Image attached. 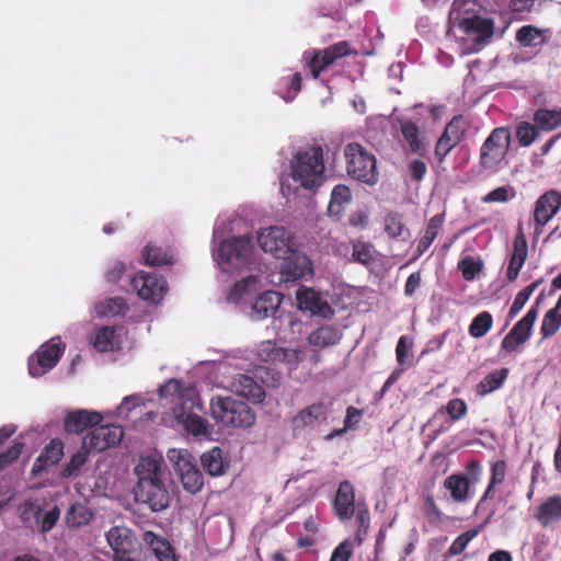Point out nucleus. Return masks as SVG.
Masks as SVG:
<instances>
[{"label":"nucleus","mask_w":561,"mask_h":561,"mask_svg":"<svg viewBox=\"0 0 561 561\" xmlns=\"http://www.w3.org/2000/svg\"><path fill=\"white\" fill-rule=\"evenodd\" d=\"M158 392L161 400L172 404L173 427H179L183 433L197 438L210 436L211 425L196 413L203 410V402L193 383L170 379L160 386Z\"/></svg>","instance_id":"nucleus-1"},{"label":"nucleus","mask_w":561,"mask_h":561,"mask_svg":"<svg viewBox=\"0 0 561 561\" xmlns=\"http://www.w3.org/2000/svg\"><path fill=\"white\" fill-rule=\"evenodd\" d=\"M463 0H455L449 12L448 34L459 43L461 55L479 51L493 35L491 19L477 14Z\"/></svg>","instance_id":"nucleus-2"},{"label":"nucleus","mask_w":561,"mask_h":561,"mask_svg":"<svg viewBox=\"0 0 561 561\" xmlns=\"http://www.w3.org/2000/svg\"><path fill=\"white\" fill-rule=\"evenodd\" d=\"M135 473L138 478L136 500L147 504L153 512L165 510L171 502V491L161 457H141Z\"/></svg>","instance_id":"nucleus-3"},{"label":"nucleus","mask_w":561,"mask_h":561,"mask_svg":"<svg viewBox=\"0 0 561 561\" xmlns=\"http://www.w3.org/2000/svg\"><path fill=\"white\" fill-rule=\"evenodd\" d=\"M322 149L312 147L298 152L290 162V173L282 180L283 195L290 201L298 188L311 191L322 182L323 175Z\"/></svg>","instance_id":"nucleus-4"},{"label":"nucleus","mask_w":561,"mask_h":561,"mask_svg":"<svg viewBox=\"0 0 561 561\" xmlns=\"http://www.w3.org/2000/svg\"><path fill=\"white\" fill-rule=\"evenodd\" d=\"M254 245L250 237H234L219 242L214 259L224 273H237L248 267L253 260Z\"/></svg>","instance_id":"nucleus-5"},{"label":"nucleus","mask_w":561,"mask_h":561,"mask_svg":"<svg viewBox=\"0 0 561 561\" xmlns=\"http://www.w3.org/2000/svg\"><path fill=\"white\" fill-rule=\"evenodd\" d=\"M210 415L225 427H250L255 423V413L244 402L232 397L215 396L210 400Z\"/></svg>","instance_id":"nucleus-6"},{"label":"nucleus","mask_w":561,"mask_h":561,"mask_svg":"<svg viewBox=\"0 0 561 561\" xmlns=\"http://www.w3.org/2000/svg\"><path fill=\"white\" fill-rule=\"evenodd\" d=\"M346 170L354 179L368 185L378 182L377 160L358 144H350L345 148Z\"/></svg>","instance_id":"nucleus-7"},{"label":"nucleus","mask_w":561,"mask_h":561,"mask_svg":"<svg viewBox=\"0 0 561 561\" xmlns=\"http://www.w3.org/2000/svg\"><path fill=\"white\" fill-rule=\"evenodd\" d=\"M260 248L275 259L287 257L298 245L294 234L284 227L272 226L257 232Z\"/></svg>","instance_id":"nucleus-8"},{"label":"nucleus","mask_w":561,"mask_h":561,"mask_svg":"<svg viewBox=\"0 0 561 561\" xmlns=\"http://www.w3.org/2000/svg\"><path fill=\"white\" fill-rule=\"evenodd\" d=\"M510 144V130L505 127L495 128L481 147L482 165L490 170H497L506 157Z\"/></svg>","instance_id":"nucleus-9"},{"label":"nucleus","mask_w":561,"mask_h":561,"mask_svg":"<svg viewBox=\"0 0 561 561\" xmlns=\"http://www.w3.org/2000/svg\"><path fill=\"white\" fill-rule=\"evenodd\" d=\"M561 209V194L550 190L542 194L534 205L533 216L529 219V227L533 229V241L536 242L543 232L545 226Z\"/></svg>","instance_id":"nucleus-10"},{"label":"nucleus","mask_w":561,"mask_h":561,"mask_svg":"<svg viewBox=\"0 0 561 561\" xmlns=\"http://www.w3.org/2000/svg\"><path fill=\"white\" fill-rule=\"evenodd\" d=\"M255 355L260 362L284 365L287 369L293 370L306 357V352L305 348L279 347L267 340L256 345Z\"/></svg>","instance_id":"nucleus-11"},{"label":"nucleus","mask_w":561,"mask_h":561,"mask_svg":"<svg viewBox=\"0 0 561 561\" xmlns=\"http://www.w3.org/2000/svg\"><path fill=\"white\" fill-rule=\"evenodd\" d=\"M65 345L59 337H54L43 344L28 358V373L32 377H41L49 371L59 362Z\"/></svg>","instance_id":"nucleus-12"},{"label":"nucleus","mask_w":561,"mask_h":561,"mask_svg":"<svg viewBox=\"0 0 561 561\" xmlns=\"http://www.w3.org/2000/svg\"><path fill=\"white\" fill-rule=\"evenodd\" d=\"M123 436V430L118 425H95L83 436V449H88L90 453H101L118 445Z\"/></svg>","instance_id":"nucleus-13"},{"label":"nucleus","mask_w":561,"mask_h":561,"mask_svg":"<svg viewBox=\"0 0 561 561\" xmlns=\"http://www.w3.org/2000/svg\"><path fill=\"white\" fill-rule=\"evenodd\" d=\"M131 286L139 298L153 305L161 302L169 289L162 276L146 272L137 273L131 279Z\"/></svg>","instance_id":"nucleus-14"},{"label":"nucleus","mask_w":561,"mask_h":561,"mask_svg":"<svg viewBox=\"0 0 561 561\" xmlns=\"http://www.w3.org/2000/svg\"><path fill=\"white\" fill-rule=\"evenodd\" d=\"M348 54V44L341 42L334 44L321 51H306L304 60L309 67L313 78H317L321 71L332 65L337 58Z\"/></svg>","instance_id":"nucleus-15"},{"label":"nucleus","mask_w":561,"mask_h":561,"mask_svg":"<svg viewBox=\"0 0 561 561\" xmlns=\"http://www.w3.org/2000/svg\"><path fill=\"white\" fill-rule=\"evenodd\" d=\"M106 541L114 551V559L131 560L129 554L136 551L138 541L134 533L125 526H113L105 535Z\"/></svg>","instance_id":"nucleus-16"},{"label":"nucleus","mask_w":561,"mask_h":561,"mask_svg":"<svg viewBox=\"0 0 561 561\" xmlns=\"http://www.w3.org/2000/svg\"><path fill=\"white\" fill-rule=\"evenodd\" d=\"M279 275L280 282H294L312 273L311 262L308 256L300 252L298 245L287 257L280 259Z\"/></svg>","instance_id":"nucleus-17"},{"label":"nucleus","mask_w":561,"mask_h":561,"mask_svg":"<svg viewBox=\"0 0 561 561\" xmlns=\"http://www.w3.org/2000/svg\"><path fill=\"white\" fill-rule=\"evenodd\" d=\"M538 316L537 308H530L527 313L514 325L512 331L503 339L501 350L506 353L514 352L530 336L533 327Z\"/></svg>","instance_id":"nucleus-18"},{"label":"nucleus","mask_w":561,"mask_h":561,"mask_svg":"<svg viewBox=\"0 0 561 561\" xmlns=\"http://www.w3.org/2000/svg\"><path fill=\"white\" fill-rule=\"evenodd\" d=\"M297 306L300 310L309 311L312 316L330 318L334 311L329 302L317 291L300 287L296 293Z\"/></svg>","instance_id":"nucleus-19"},{"label":"nucleus","mask_w":561,"mask_h":561,"mask_svg":"<svg viewBox=\"0 0 561 561\" xmlns=\"http://www.w3.org/2000/svg\"><path fill=\"white\" fill-rule=\"evenodd\" d=\"M125 337L123 328L103 327L94 332L91 342L98 352H114L122 347Z\"/></svg>","instance_id":"nucleus-20"},{"label":"nucleus","mask_w":561,"mask_h":561,"mask_svg":"<svg viewBox=\"0 0 561 561\" xmlns=\"http://www.w3.org/2000/svg\"><path fill=\"white\" fill-rule=\"evenodd\" d=\"M330 411L329 402H316L301 409L291 420L295 430L313 427L327 420Z\"/></svg>","instance_id":"nucleus-21"},{"label":"nucleus","mask_w":561,"mask_h":561,"mask_svg":"<svg viewBox=\"0 0 561 561\" xmlns=\"http://www.w3.org/2000/svg\"><path fill=\"white\" fill-rule=\"evenodd\" d=\"M104 416L96 411L77 410L69 412L64 420V427L67 433H81L99 425Z\"/></svg>","instance_id":"nucleus-22"},{"label":"nucleus","mask_w":561,"mask_h":561,"mask_svg":"<svg viewBox=\"0 0 561 561\" xmlns=\"http://www.w3.org/2000/svg\"><path fill=\"white\" fill-rule=\"evenodd\" d=\"M400 133L402 142L405 144L410 152L424 154L428 148L430 141L423 135L415 123L411 121H400Z\"/></svg>","instance_id":"nucleus-23"},{"label":"nucleus","mask_w":561,"mask_h":561,"mask_svg":"<svg viewBox=\"0 0 561 561\" xmlns=\"http://www.w3.org/2000/svg\"><path fill=\"white\" fill-rule=\"evenodd\" d=\"M528 255V247L525 233L522 227H518V231L513 241V252L508 262L506 276L507 279L513 282L517 278L519 271L525 264Z\"/></svg>","instance_id":"nucleus-24"},{"label":"nucleus","mask_w":561,"mask_h":561,"mask_svg":"<svg viewBox=\"0 0 561 561\" xmlns=\"http://www.w3.org/2000/svg\"><path fill=\"white\" fill-rule=\"evenodd\" d=\"M230 390L236 394L243 397L255 403H260L265 398V391L253 378L247 375H237L230 383Z\"/></svg>","instance_id":"nucleus-25"},{"label":"nucleus","mask_w":561,"mask_h":561,"mask_svg":"<svg viewBox=\"0 0 561 561\" xmlns=\"http://www.w3.org/2000/svg\"><path fill=\"white\" fill-rule=\"evenodd\" d=\"M462 134L463 130L461 128V121L458 118L453 119L446 126L435 148V154L439 161H442L449 153V151L460 141Z\"/></svg>","instance_id":"nucleus-26"},{"label":"nucleus","mask_w":561,"mask_h":561,"mask_svg":"<svg viewBox=\"0 0 561 561\" xmlns=\"http://www.w3.org/2000/svg\"><path fill=\"white\" fill-rule=\"evenodd\" d=\"M341 339L342 332L339 328L324 324L311 331L307 341L313 350H322L337 344Z\"/></svg>","instance_id":"nucleus-27"},{"label":"nucleus","mask_w":561,"mask_h":561,"mask_svg":"<svg viewBox=\"0 0 561 561\" xmlns=\"http://www.w3.org/2000/svg\"><path fill=\"white\" fill-rule=\"evenodd\" d=\"M201 463L206 472L211 477H221L226 474L230 467V461L224 450L219 447H214L205 451L201 456Z\"/></svg>","instance_id":"nucleus-28"},{"label":"nucleus","mask_w":561,"mask_h":561,"mask_svg":"<svg viewBox=\"0 0 561 561\" xmlns=\"http://www.w3.org/2000/svg\"><path fill=\"white\" fill-rule=\"evenodd\" d=\"M282 304L278 293L266 290L260 295L252 305L250 317L253 320H262L273 314Z\"/></svg>","instance_id":"nucleus-29"},{"label":"nucleus","mask_w":561,"mask_h":561,"mask_svg":"<svg viewBox=\"0 0 561 561\" xmlns=\"http://www.w3.org/2000/svg\"><path fill=\"white\" fill-rule=\"evenodd\" d=\"M263 284L261 278L255 275L247 276L237 282L227 295L229 302L238 304L248 299L261 290Z\"/></svg>","instance_id":"nucleus-30"},{"label":"nucleus","mask_w":561,"mask_h":561,"mask_svg":"<svg viewBox=\"0 0 561 561\" xmlns=\"http://www.w3.org/2000/svg\"><path fill=\"white\" fill-rule=\"evenodd\" d=\"M354 489L352 484L344 481L336 492L334 508L340 519H350L354 514Z\"/></svg>","instance_id":"nucleus-31"},{"label":"nucleus","mask_w":561,"mask_h":561,"mask_svg":"<svg viewBox=\"0 0 561 561\" xmlns=\"http://www.w3.org/2000/svg\"><path fill=\"white\" fill-rule=\"evenodd\" d=\"M536 517L538 522L548 527L561 520V496L554 495L545 501L537 508Z\"/></svg>","instance_id":"nucleus-32"},{"label":"nucleus","mask_w":561,"mask_h":561,"mask_svg":"<svg viewBox=\"0 0 561 561\" xmlns=\"http://www.w3.org/2000/svg\"><path fill=\"white\" fill-rule=\"evenodd\" d=\"M478 480L477 477L472 478V482ZM470 483L471 481L462 474H453L448 477L444 485L450 491L451 497L456 502H465L470 496Z\"/></svg>","instance_id":"nucleus-33"},{"label":"nucleus","mask_w":561,"mask_h":561,"mask_svg":"<svg viewBox=\"0 0 561 561\" xmlns=\"http://www.w3.org/2000/svg\"><path fill=\"white\" fill-rule=\"evenodd\" d=\"M64 455V445L59 439H53L42 451L37 458L33 471L46 469L47 467L56 465Z\"/></svg>","instance_id":"nucleus-34"},{"label":"nucleus","mask_w":561,"mask_h":561,"mask_svg":"<svg viewBox=\"0 0 561 561\" xmlns=\"http://www.w3.org/2000/svg\"><path fill=\"white\" fill-rule=\"evenodd\" d=\"M351 201L352 194L350 188L345 185H336L331 192V199L328 206L329 215L340 218Z\"/></svg>","instance_id":"nucleus-35"},{"label":"nucleus","mask_w":561,"mask_h":561,"mask_svg":"<svg viewBox=\"0 0 561 561\" xmlns=\"http://www.w3.org/2000/svg\"><path fill=\"white\" fill-rule=\"evenodd\" d=\"M167 458L172 465L174 472L180 477L187 470H191L196 463L193 455L185 448H171L167 453Z\"/></svg>","instance_id":"nucleus-36"},{"label":"nucleus","mask_w":561,"mask_h":561,"mask_svg":"<svg viewBox=\"0 0 561 561\" xmlns=\"http://www.w3.org/2000/svg\"><path fill=\"white\" fill-rule=\"evenodd\" d=\"M548 31L533 25H525L516 33V41L524 47H536L547 43Z\"/></svg>","instance_id":"nucleus-37"},{"label":"nucleus","mask_w":561,"mask_h":561,"mask_svg":"<svg viewBox=\"0 0 561 561\" xmlns=\"http://www.w3.org/2000/svg\"><path fill=\"white\" fill-rule=\"evenodd\" d=\"M174 253L171 250H164L153 244H147L142 250L144 263L151 266H161L171 264L174 261Z\"/></svg>","instance_id":"nucleus-38"},{"label":"nucleus","mask_w":561,"mask_h":561,"mask_svg":"<svg viewBox=\"0 0 561 561\" xmlns=\"http://www.w3.org/2000/svg\"><path fill=\"white\" fill-rule=\"evenodd\" d=\"M144 541L148 543L159 561H176L170 543L151 531L144 534Z\"/></svg>","instance_id":"nucleus-39"},{"label":"nucleus","mask_w":561,"mask_h":561,"mask_svg":"<svg viewBox=\"0 0 561 561\" xmlns=\"http://www.w3.org/2000/svg\"><path fill=\"white\" fill-rule=\"evenodd\" d=\"M92 518L91 510L81 503L72 504L66 514V523L72 528L82 527L89 524Z\"/></svg>","instance_id":"nucleus-40"},{"label":"nucleus","mask_w":561,"mask_h":561,"mask_svg":"<svg viewBox=\"0 0 561 561\" xmlns=\"http://www.w3.org/2000/svg\"><path fill=\"white\" fill-rule=\"evenodd\" d=\"M561 327V295L554 308L550 309L543 317L541 334L543 337L554 335Z\"/></svg>","instance_id":"nucleus-41"},{"label":"nucleus","mask_w":561,"mask_h":561,"mask_svg":"<svg viewBox=\"0 0 561 561\" xmlns=\"http://www.w3.org/2000/svg\"><path fill=\"white\" fill-rule=\"evenodd\" d=\"M535 122L542 130H552L561 126V108L538 110L535 113Z\"/></svg>","instance_id":"nucleus-42"},{"label":"nucleus","mask_w":561,"mask_h":561,"mask_svg":"<svg viewBox=\"0 0 561 561\" xmlns=\"http://www.w3.org/2000/svg\"><path fill=\"white\" fill-rule=\"evenodd\" d=\"M442 224L443 218L438 215L430 219L424 236L417 243L416 250L419 254H423L431 247L440 230Z\"/></svg>","instance_id":"nucleus-43"},{"label":"nucleus","mask_w":561,"mask_h":561,"mask_svg":"<svg viewBox=\"0 0 561 561\" xmlns=\"http://www.w3.org/2000/svg\"><path fill=\"white\" fill-rule=\"evenodd\" d=\"M507 369H500L486 375L478 385L479 394H486L499 389L507 377Z\"/></svg>","instance_id":"nucleus-44"},{"label":"nucleus","mask_w":561,"mask_h":561,"mask_svg":"<svg viewBox=\"0 0 561 561\" xmlns=\"http://www.w3.org/2000/svg\"><path fill=\"white\" fill-rule=\"evenodd\" d=\"M493 319L488 311L480 312L476 316L469 327V334L474 339L484 336L492 328Z\"/></svg>","instance_id":"nucleus-45"},{"label":"nucleus","mask_w":561,"mask_h":561,"mask_svg":"<svg viewBox=\"0 0 561 561\" xmlns=\"http://www.w3.org/2000/svg\"><path fill=\"white\" fill-rule=\"evenodd\" d=\"M183 488L190 493H197L204 485V478L201 470L195 465L191 470H187L179 477Z\"/></svg>","instance_id":"nucleus-46"},{"label":"nucleus","mask_w":561,"mask_h":561,"mask_svg":"<svg viewBox=\"0 0 561 561\" xmlns=\"http://www.w3.org/2000/svg\"><path fill=\"white\" fill-rule=\"evenodd\" d=\"M383 230L390 238H399L408 233L402 216L396 213H389L385 216Z\"/></svg>","instance_id":"nucleus-47"},{"label":"nucleus","mask_w":561,"mask_h":561,"mask_svg":"<svg viewBox=\"0 0 561 561\" xmlns=\"http://www.w3.org/2000/svg\"><path fill=\"white\" fill-rule=\"evenodd\" d=\"M125 309L122 298H108L95 305L94 312L98 317H112L119 314Z\"/></svg>","instance_id":"nucleus-48"},{"label":"nucleus","mask_w":561,"mask_h":561,"mask_svg":"<svg viewBox=\"0 0 561 561\" xmlns=\"http://www.w3.org/2000/svg\"><path fill=\"white\" fill-rule=\"evenodd\" d=\"M42 505L37 502H25L21 507V518L32 529L39 525Z\"/></svg>","instance_id":"nucleus-49"},{"label":"nucleus","mask_w":561,"mask_h":561,"mask_svg":"<svg viewBox=\"0 0 561 561\" xmlns=\"http://www.w3.org/2000/svg\"><path fill=\"white\" fill-rule=\"evenodd\" d=\"M145 404V398L140 394H133L124 398L121 404L112 413L113 415L126 419L136 409Z\"/></svg>","instance_id":"nucleus-50"},{"label":"nucleus","mask_w":561,"mask_h":561,"mask_svg":"<svg viewBox=\"0 0 561 561\" xmlns=\"http://www.w3.org/2000/svg\"><path fill=\"white\" fill-rule=\"evenodd\" d=\"M537 285V283H531L530 285L522 289L519 293H517L508 312V318L511 320L514 319L517 316V313L524 308L533 293L536 290Z\"/></svg>","instance_id":"nucleus-51"},{"label":"nucleus","mask_w":561,"mask_h":561,"mask_svg":"<svg viewBox=\"0 0 561 561\" xmlns=\"http://www.w3.org/2000/svg\"><path fill=\"white\" fill-rule=\"evenodd\" d=\"M482 266L481 261L474 260L470 256L461 260L458 264V268L466 280L474 279V277L481 272Z\"/></svg>","instance_id":"nucleus-52"},{"label":"nucleus","mask_w":561,"mask_h":561,"mask_svg":"<svg viewBox=\"0 0 561 561\" xmlns=\"http://www.w3.org/2000/svg\"><path fill=\"white\" fill-rule=\"evenodd\" d=\"M515 197V191L513 187L510 186H501L493 191H491L489 194H486L482 201L484 203H505L510 199H513Z\"/></svg>","instance_id":"nucleus-53"},{"label":"nucleus","mask_w":561,"mask_h":561,"mask_svg":"<svg viewBox=\"0 0 561 561\" xmlns=\"http://www.w3.org/2000/svg\"><path fill=\"white\" fill-rule=\"evenodd\" d=\"M89 453L90 451L88 449H83L82 446L81 449L71 457L69 463L66 466L64 470V474L66 477L75 476L79 471V469L85 463Z\"/></svg>","instance_id":"nucleus-54"},{"label":"nucleus","mask_w":561,"mask_h":561,"mask_svg":"<svg viewBox=\"0 0 561 561\" xmlns=\"http://www.w3.org/2000/svg\"><path fill=\"white\" fill-rule=\"evenodd\" d=\"M516 137L518 142L526 147L535 141L537 137V130L533 125L523 123L517 127Z\"/></svg>","instance_id":"nucleus-55"},{"label":"nucleus","mask_w":561,"mask_h":561,"mask_svg":"<svg viewBox=\"0 0 561 561\" xmlns=\"http://www.w3.org/2000/svg\"><path fill=\"white\" fill-rule=\"evenodd\" d=\"M445 412L453 421L462 419L467 413V404L461 399H451L445 407Z\"/></svg>","instance_id":"nucleus-56"},{"label":"nucleus","mask_w":561,"mask_h":561,"mask_svg":"<svg viewBox=\"0 0 561 561\" xmlns=\"http://www.w3.org/2000/svg\"><path fill=\"white\" fill-rule=\"evenodd\" d=\"M506 473V463L502 460L496 461L492 466L491 483L488 486L484 497L491 496L492 489L495 484L502 483Z\"/></svg>","instance_id":"nucleus-57"},{"label":"nucleus","mask_w":561,"mask_h":561,"mask_svg":"<svg viewBox=\"0 0 561 561\" xmlns=\"http://www.w3.org/2000/svg\"><path fill=\"white\" fill-rule=\"evenodd\" d=\"M412 342L407 336H401L396 347L397 360L400 365L410 363Z\"/></svg>","instance_id":"nucleus-58"},{"label":"nucleus","mask_w":561,"mask_h":561,"mask_svg":"<svg viewBox=\"0 0 561 561\" xmlns=\"http://www.w3.org/2000/svg\"><path fill=\"white\" fill-rule=\"evenodd\" d=\"M23 449V444L14 442L7 451L0 454V469L8 467L14 460H16Z\"/></svg>","instance_id":"nucleus-59"},{"label":"nucleus","mask_w":561,"mask_h":561,"mask_svg":"<svg viewBox=\"0 0 561 561\" xmlns=\"http://www.w3.org/2000/svg\"><path fill=\"white\" fill-rule=\"evenodd\" d=\"M353 541L344 540L342 541L332 552L330 561H348L353 554Z\"/></svg>","instance_id":"nucleus-60"},{"label":"nucleus","mask_w":561,"mask_h":561,"mask_svg":"<svg viewBox=\"0 0 561 561\" xmlns=\"http://www.w3.org/2000/svg\"><path fill=\"white\" fill-rule=\"evenodd\" d=\"M374 248L366 243H358L354 245L353 257L355 261L368 264L374 260Z\"/></svg>","instance_id":"nucleus-61"},{"label":"nucleus","mask_w":561,"mask_h":561,"mask_svg":"<svg viewBox=\"0 0 561 561\" xmlns=\"http://www.w3.org/2000/svg\"><path fill=\"white\" fill-rule=\"evenodd\" d=\"M59 515L60 511L56 506L46 512L44 515L41 514L39 525L36 527V529L43 533L49 531L55 526Z\"/></svg>","instance_id":"nucleus-62"},{"label":"nucleus","mask_w":561,"mask_h":561,"mask_svg":"<svg viewBox=\"0 0 561 561\" xmlns=\"http://www.w3.org/2000/svg\"><path fill=\"white\" fill-rule=\"evenodd\" d=\"M231 217L232 216H219L218 217V219L215 224L214 232H213L214 239L232 230Z\"/></svg>","instance_id":"nucleus-63"},{"label":"nucleus","mask_w":561,"mask_h":561,"mask_svg":"<svg viewBox=\"0 0 561 561\" xmlns=\"http://www.w3.org/2000/svg\"><path fill=\"white\" fill-rule=\"evenodd\" d=\"M409 172H410V175L415 180V181H421L424 175L426 174V164L421 161V160H412L410 163H409Z\"/></svg>","instance_id":"nucleus-64"}]
</instances>
